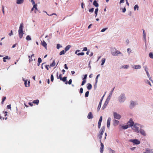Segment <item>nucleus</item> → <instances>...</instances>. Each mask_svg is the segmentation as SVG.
<instances>
[{
  "instance_id": "17",
  "label": "nucleus",
  "mask_w": 153,
  "mask_h": 153,
  "mask_svg": "<svg viewBox=\"0 0 153 153\" xmlns=\"http://www.w3.org/2000/svg\"><path fill=\"white\" fill-rule=\"evenodd\" d=\"M133 68L135 69H140L141 68V66L139 65H134Z\"/></svg>"
},
{
  "instance_id": "37",
  "label": "nucleus",
  "mask_w": 153,
  "mask_h": 153,
  "mask_svg": "<svg viewBox=\"0 0 153 153\" xmlns=\"http://www.w3.org/2000/svg\"><path fill=\"white\" fill-rule=\"evenodd\" d=\"M77 54L78 56H80V55L83 56L84 55V52H82L80 53H78Z\"/></svg>"
},
{
  "instance_id": "19",
  "label": "nucleus",
  "mask_w": 153,
  "mask_h": 153,
  "mask_svg": "<svg viewBox=\"0 0 153 153\" xmlns=\"http://www.w3.org/2000/svg\"><path fill=\"white\" fill-rule=\"evenodd\" d=\"M119 123V121L117 120H114L113 121L114 125V126L117 125Z\"/></svg>"
},
{
  "instance_id": "28",
  "label": "nucleus",
  "mask_w": 153,
  "mask_h": 153,
  "mask_svg": "<svg viewBox=\"0 0 153 153\" xmlns=\"http://www.w3.org/2000/svg\"><path fill=\"white\" fill-rule=\"evenodd\" d=\"M101 104H102V103H101V102H100L99 103V105L97 108V109L98 111H99L100 110V109L101 108Z\"/></svg>"
},
{
  "instance_id": "31",
  "label": "nucleus",
  "mask_w": 153,
  "mask_h": 153,
  "mask_svg": "<svg viewBox=\"0 0 153 153\" xmlns=\"http://www.w3.org/2000/svg\"><path fill=\"white\" fill-rule=\"evenodd\" d=\"M149 56L151 59H153V53L152 52H150L149 53Z\"/></svg>"
},
{
  "instance_id": "16",
  "label": "nucleus",
  "mask_w": 153,
  "mask_h": 153,
  "mask_svg": "<svg viewBox=\"0 0 153 153\" xmlns=\"http://www.w3.org/2000/svg\"><path fill=\"white\" fill-rule=\"evenodd\" d=\"M42 45L46 49H47V44L46 43L44 40L41 42Z\"/></svg>"
},
{
  "instance_id": "52",
  "label": "nucleus",
  "mask_w": 153,
  "mask_h": 153,
  "mask_svg": "<svg viewBox=\"0 0 153 153\" xmlns=\"http://www.w3.org/2000/svg\"><path fill=\"white\" fill-rule=\"evenodd\" d=\"M2 12L3 14H4V6H3L2 7Z\"/></svg>"
},
{
  "instance_id": "40",
  "label": "nucleus",
  "mask_w": 153,
  "mask_h": 153,
  "mask_svg": "<svg viewBox=\"0 0 153 153\" xmlns=\"http://www.w3.org/2000/svg\"><path fill=\"white\" fill-rule=\"evenodd\" d=\"M25 86L26 87H29V85H30L29 84H28L27 85V81H25Z\"/></svg>"
},
{
  "instance_id": "2",
  "label": "nucleus",
  "mask_w": 153,
  "mask_h": 153,
  "mask_svg": "<svg viewBox=\"0 0 153 153\" xmlns=\"http://www.w3.org/2000/svg\"><path fill=\"white\" fill-rule=\"evenodd\" d=\"M105 130V127L104 126H102L100 130L99 131L98 135L97 136L98 138L100 139V142L101 141V139L102 136Z\"/></svg>"
},
{
  "instance_id": "14",
  "label": "nucleus",
  "mask_w": 153,
  "mask_h": 153,
  "mask_svg": "<svg viewBox=\"0 0 153 153\" xmlns=\"http://www.w3.org/2000/svg\"><path fill=\"white\" fill-rule=\"evenodd\" d=\"M67 78V77H64L63 78H62L61 79V80L63 81V82H65V84H67L68 83V82L66 81Z\"/></svg>"
},
{
  "instance_id": "44",
  "label": "nucleus",
  "mask_w": 153,
  "mask_h": 153,
  "mask_svg": "<svg viewBox=\"0 0 153 153\" xmlns=\"http://www.w3.org/2000/svg\"><path fill=\"white\" fill-rule=\"evenodd\" d=\"M46 13L47 14V15H48V16H53V15H55L56 16H57L56 14V13H52V14H51V15H49L48 14L47 12H46Z\"/></svg>"
},
{
  "instance_id": "54",
  "label": "nucleus",
  "mask_w": 153,
  "mask_h": 153,
  "mask_svg": "<svg viewBox=\"0 0 153 153\" xmlns=\"http://www.w3.org/2000/svg\"><path fill=\"white\" fill-rule=\"evenodd\" d=\"M60 44H57V46H56V48L57 49H59V48L60 47Z\"/></svg>"
},
{
  "instance_id": "50",
  "label": "nucleus",
  "mask_w": 153,
  "mask_h": 153,
  "mask_svg": "<svg viewBox=\"0 0 153 153\" xmlns=\"http://www.w3.org/2000/svg\"><path fill=\"white\" fill-rule=\"evenodd\" d=\"M143 37L144 38H146V33H145V30L143 29Z\"/></svg>"
},
{
  "instance_id": "6",
  "label": "nucleus",
  "mask_w": 153,
  "mask_h": 153,
  "mask_svg": "<svg viewBox=\"0 0 153 153\" xmlns=\"http://www.w3.org/2000/svg\"><path fill=\"white\" fill-rule=\"evenodd\" d=\"M126 99V97L124 94H122L119 97V100L120 102H123Z\"/></svg>"
},
{
  "instance_id": "36",
  "label": "nucleus",
  "mask_w": 153,
  "mask_h": 153,
  "mask_svg": "<svg viewBox=\"0 0 153 153\" xmlns=\"http://www.w3.org/2000/svg\"><path fill=\"white\" fill-rule=\"evenodd\" d=\"M65 51L64 50H62L60 51L59 53V55H60L65 54Z\"/></svg>"
},
{
  "instance_id": "48",
  "label": "nucleus",
  "mask_w": 153,
  "mask_h": 153,
  "mask_svg": "<svg viewBox=\"0 0 153 153\" xmlns=\"http://www.w3.org/2000/svg\"><path fill=\"white\" fill-rule=\"evenodd\" d=\"M108 29V28H103L101 30V32H104L106 30H107Z\"/></svg>"
},
{
  "instance_id": "15",
  "label": "nucleus",
  "mask_w": 153,
  "mask_h": 153,
  "mask_svg": "<svg viewBox=\"0 0 153 153\" xmlns=\"http://www.w3.org/2000/svg\"><path fill=\"white\" fill-rule=\"evenodd\" d=\"M140 133L143 136H146V134L145 132L142 129H140Z\"/></svg>"
},
{
  "instance_id": "57",
  "label": "nucleus",
  "mask_w": 153,
  "mask_h": 153,
  "mask_svg": "<svg viewBox=\"0 0 153 153\" xmlns=\"http://www.w3.org/2000/svg\"><path fill=\"white\" fill-rule=\"evenodd\" d=\"M101 123H99L98 122V128L99 129L100 127V126H101Z\"/></svg>"
},
{
  "instance_id": "42",
  "label": "nucleus",
  "mask_w": 153,
  "mask_h": 153,
  "mask_svg": "<svg viewBox=\"0 0 153 153\" xmlns=\"http://www.w3.org/2000/svg\"><path fill=\"white\" fill-rule=\"evenodd\" d=\"M86 81L85 80H83L82 81V83L81 84V85H84L85 84V83H86Z\"/></svg>"
},
{
  "instance_id": "20",
  "label": "nucleus",
  "mask_w": 153,
  "mask_h": 153,
  "mask_svg": "<svg viewBox=\"0 0 153 153\" xmlns=\"http://www.w3.org/2000/svg\"><path fill=\"white\" fill-rule=\"evenodd\" d=\"M71 46L70 45H67L65 48V52H66L67 51H68L71 48Z\"/></svg>"
},
{
  "instance_id": "22",
  "label": "nucleus",
  "mask_w": 153,
  "mask_h": 153,
  "mask_svg": "<svg viewBox=\"0 0 153 153\" xmlns=\"http://www.w3.org/2000/svg\"><path fill=\"white\" fill-rule=\"evenodd\" d=\"M24 0H17L16 3L18 4H21L23 3Z\"/></svg>"
},
{
  "instance_id": "33",
  "label": "nucleus",
  "mask_w": 153,
  "mask_h": 153,
  "mask_svg": "<svg viewBox=\"0 0 153 153\" xmlns=\"http://www.w3.org/2000/svg\"><path fill=\"white\" fill-rule=\"evenodd\" d=\"M114 87L113 89H112V90L110 91V93L109 94V95L108 96V97H111V95H112V93L113 92V91L114 90Z\"/></svg>"
},
{
  "instance_id": "5",
  "label": "nucleus",
  "mask_w": 153,
  "mask_h": 153,
  "mask_svg": "<svg viewBox=\"0 0 153 153\" xmlns=\"http://www.w3.org/2000/svg\"><path fill=\"white\" fill-rule=\"evenodd\" d=\"M139 125L137 123H135L134 125V127L133 129L134 131L137 133L139 132V127L137 126H139Z\"/></svg>"
},
{
  "instance_id": "41",
  "label": "nucleus",
  "mask_w": 153,
  "mask_h": 153,
  "mask_svg": "<svg viewBox=\"0 0 153 153\" xmlns=\"http://www.w3.org/2000/svg\"><path fill=\"white\" fill-rule=\"evenodd\" d=\"M94 10V8H92L90 9L89 10V11L91 13H93Z\"/></svg>"
},
{
  "instance_id": "1",
  "label": "nucleus",
  "mask_w": 153,
  "mask_h": 153,
  "mask_svg": "<svg viewBox=\"0 0 153 153\" xmlns=\"http://www.w3.org/2000/svg\"><path fill=\"white\" fill-rule=\"evenodd\" d=\"M23 24L22 23L20 25L19 29L18 30L19 36L20 39H21L23 35L24 34V33L23 31Z\"/></svg>"
},
{
  "instance_id": "43",
  "label": "nucleus",
  "mask_w": 153,
  "mask_h": 153,
  "mask_svg": "<svg viewBox=\"0 0 153 153\" xmlns=\"http://www.w3.org/2000/svg\"><path fill=\"white\" fill-rule=\"evenodd\" d=\"M102 117L101 116L100 117L98 122L101 123L102 121Z\"/></svg>"
},
{
  "instance_id": "3",
  "label": "nucleus",
  "mask_w": 153,
  "mask_h": 153,
  "mask_svg": "<svg viewBox=\"0 0 153 153\" xmlns=\"http://www.w3.org/2000/svg\"><path fill=\"white\" fill-rule=\"evenodd\" d=\"M113 115L114 118L117 120H120L121 117L120 115L115 112H113Z\"/></svg>"
},
{
  "instance_id": "55",
  "label": "nucleus",
  "mask_w": 153,
  "mask_h": 153,
  "mask_svg": "<svg viewBox=\"0 0 153 153\" xmlns=\"http://www.w3.org/2000/svg\"><path fill=\"white\" fill-rule=\"evenodd\" d=\"M88 49H87V47H84L83 48V49L82 50L83 51H87Z\"/></svg>"
},
{
  "instance_id": "63",
  "label": "nucleus",
  "mask_w": 153,
  "mask_h": 153,
  "mask_svg": "<svg viewBox=\"0 0 153 153\" xmlns=\"http://www.w3.org/2000/svg\"><path fill=\"white\" fill-rule=\"evenodd\" d=\"M144 68H145V70L146 71H146H148V68H147V66H145L144 67Z\"/></svg>"
},
{
  "instance_id": "60",
  "label": "nucleus",
  "mask_w": 153,
  "mask_h": 153,
  "mask_svg": "<svg viewBox=\"0 0 153 153\" xmlns=\"http://www.w3.org/2000/svg\"><path fill=\"white\" fill-rule=\"evenodd\" d=\"M109 97H108L107 98V99L106 100V101H105L108 102L110 100V98H109Z\"/></svg>"
},
{
  "instance_id": "61",
  "label": "nucleus",
  "mask_w": 153,
  "mask_h": 153,
  "mask_svg": "<svg viewBox=\"0 0 153 153\" xmlns=\"http://www.w3.org/2000/svg\"><path fill=\"white\" fill-rule=\"evenodd\" d=\"M97 81H98L97 79H96V82H95V85H94V87H95L96 86V85H97Z\"/></svg>"
},
{
  "instance_id": "7",
  "label": "nucleus",
  "mask_w": 153,
  "mask_h": 153,
  "mask_svg": "<svg viewBox=\"0 0 153 153\" xmlns=\"http://www.w3.org/2000/svg\"><path fill=\"white\" fill-rule=\"evenodd\" d=\"M134 122L133 121L131 118L130 119L129 121L127 123L129 127L133 126L134 125Z\"/></svg>"
},
{
  "instance_id": "26",
  "label": "nucleus",
  "mask_w": 153,
  "mask_h": 153,
  "mask_svg": "<svg viewBox=\"0 0 153 153\" xmlns=\"http://www.w3.org/2000/svg\"><path fill=\"white\" fill-rule=\"evenodd\" d=\"M92 87L90 83H88V85L87 86V88L88 90H90L91 89Z\"/></svg>"
},
{
  "instance_id": "30",
  "label": "nucleus",
  "mask_w": 153,
  "mask_h": 153,
  "mask_svg": "<svg viewBox=\"0 0 153 153\" xmlns=\"http://www.w3.org/2000/svg\"><path fill=\"white\" fill-rule=\"evenodd\" d=\"M98 8H97L95 10V12H94V13H95V17H96L97 15V13H98Z\"/></svg>"
},
{
  "instance_id": "32",
  "label": "nucleus",
  "mask_w": 153,
  "mask_h": 153,
  "mask_svg": "<svg viewBox=\"0 0 153 153\" xmlns=\"http://www.w3.org/2000/svg\"><path fill=\"white\" fill-rule=\"evenodd\" d=\"M139 8V7L138 5L136 4L134 7V10H135L137 9V10H138Z\"/></svg>"
},
{
  "instance_id": "8",
  "label": "nucleus",
  "mask_w": 153,
  "mask_h": 153,
  "mask_svg": "<svg viewBox=\"0 0 153 153\" xmlns=\"http://www.w3.org/2000/svg\"><path fill=\"white\" fill-rule=\"evenodd\" d=\"M37 4H34L33 6V7L31 9V12L33 11V10H34V9H35V11H34L35 12V13H36V11L37 10H38V9L37 8Z\"/></svg>"
},
{
  "instance_id": "10",
  "label": "nucleus",
  "mask_w": 153,
  "mask_h": 153,
  "mask_svg": "<svg viewBox=\"0 0 153 153\" xmlns=\"http://www.w3.org/2000/svg\"><path fill=\"white\" fill-rule=\"evenodd\" d=\"M100 145L101 147L100 148V152L101 153H102L103 151V148H104V145L101 142H100Z\"/></svg>"
},
{
  "instance_id": "9",
  "label": "nucleus",
  "mask_w": 153,
  "mask_h": 153,
  "mask_svg": "<svg viewBox=\"0 0 153 153\" xmlns=\"http://www.w3.org/2000/svg\"><path fill=\"white\" fill-rule=\"evenodd\" d=\"M119 54H122L121 53L118 51H116L115 52H112L111 54L113 56H117Z\"/></svg>"
},
{
  "instance_id": "21",
  "label": "nucleus",
  "mask_w": 153,
  "mask_h": 153,
  "mask_svg": "<svg viewBox=\"0 0 153 153\" xmlns=\"http://www.w3.org/2000/svg\"><path fill=\"white\" fill-rule=\"evenodd\" d=\"M108 103V102L105 101L103 107L102 108V109H104L105 108Z\"/></svg>"
},
{
  "instance_id": "59",
  "label": "nucleus",
  "mask_w": 153,
  "mask_h": 153,
  "mask_svg": "<svg viewBox=\"0 0 153 153\" xmlns=\"http://www.w3.org/2000/svg\"><path fill=\"white\" fill-rule=\"evenodd\" d=\"M146 73L147 74V76H148V77H149L150 76V75L148 72V71H146Z\"/></svg>"
},
{
  "instance_id": "35",
  "label": "nucleus",
  "mask_w": 153,
  "mask_h": 153,
  "mask_svg": "<svg viewBox=\"0 0 153 153\" xmlns=\"http://www.w3.org/2000/svg\"><path fill=\"white\" fill-rule=\"evenodd\" d=\"M26 39L27 40H30L31 39V38L28 35L26 36Z\"/></svg>"
},
{
  "instance_id": "23",
  "label": "nucleus",
  "mask_w": 153,
  "mask_h": 153,
  "mask_svg": "<svg viewBox=\"0 0 153 153\" xmlns=\"http://www.w3.org/2000/svg\"><path fill=\"white\" fill-rule=\"evenodd\" d=\"M93 4L94 6H95L96 7H97L99 6V4L97 3V1L95 0H94L93 2Z\"/></svg>"
},
{
  "instance_id": "45",
  "label": "nucleus",
  "mask_w": 153,
  "mask_h": 153,
  "mask_svg": "<svg viewBox=\"0 0 153 153\" xmlns=\"http://www.w3.org/2000/svg\"><path fill=\"white\" fill-rule=\"evenodd\" d=\"M83 89L82 88H81L80 89L79 93L80 94H82L83 93Z\"/></svg>"
},
{
  "instance_id": "47",
  "label": "nucleus",
  "mask_w": 153,
  "mask_h": 153,
  "mask_svg": "<svg viewBox=\"0 0 153 153\" xmlns=\"http://www.w3.org/2000/svg\"><path fill=\"white\" fill-rule=\"evenodd\" d=\"M42 62V59L40 58H39L38 59V63H41Z\"/></svg>"
},
{
  "instance_id": "13",
  "label": "nucleus",
  "mask_w": 153,
  "mask_h": 153,
  "mask_svg": "<svg viewBox=\"0 0 153 153\" xmlns=\"http://www.w3.org/2000/svg\"><path fill=\"white\" fill-rule=\"evenodd\" d=\"M34 56V54H33L32 55H31V56H28V58H29V62H30L31 61H33V60L34 59H34H33L32 57Z\"/></svg>"
},
{
  "instance_id": "62",
  "label": "nucleus",
  "mask_w": 153,
  "mask_h": 153,
  "mask_svg": "<svg viewBox=\"0 0 153 153\" xmlns=\"http://www.w3.org/2000/svg\"><path fill=\"white\" fill-rule=\"evenodd\" d=\"M122 11H123V13H124L126 12V9L125 7H124V8H123V9H122Z\"/></svg>"
},
{
  "instance_id": "53",
  "label": "nucleus",
  "mask_w": 153,
  "mask_h": 153,
  "mask_svg": "<svg viewBox=\"0 0 153 153\" xmlns=\"http://www.w3.org/2000/svg\"><path fill=\"white\" fill-rule=\"evenodd\" d=\"M109 151L110 152H111V153H114L115 152V151L114 150H113L110 148V149Z\"/></svg>"
},
{
  "instance_id": "24",
  "label": "nucleus",
  "mask_w": 153,
  "mask_h": 153,
  "mask_svg": "<svg viewBox=\"0 0 153 153\" xmlns=\"http://www.w3.org/2000/svg\"><path fill=\"white\" fill-rule=\"evenodd\" d=\"M129 126H128V124H127L126 125L124 126H122V128L123 129H126L128 128V127H129Z\"/></svg>"
},
{
  "instance_id": "25",
  "label": "nucleus",
  "mask_w": 153,
  "mask_h": 153,
  "mask_svg": "<svg viewBox=\"0 0 153 153\" xmlns=\"http://www.w3.org/2000/svg\"><path fill=\"white\" fill-rule=\"evenodd\" d=\"M10 59V57H9L8 56H6L3 58V61L4 62H6V61L5 60L6 59Z\"/></svg>"
},
{
  "instance_id": "11",
  "label": "nucleus",
  "mask_w": 153,
  "mask_h": 153,
  "mask_svg": "<svg viewBox=\"0 0 153 153\" xmlns=\"http://www.w3.org/2000/svg\"><path fill=\"white\" fill-rule=\"evenodd\" d=\"M87 118L88 119H92L93 118L92 113L91 112L89 113L88 115L87 116Z\"/></svg>"
},
{
  "instance_id": "56",
  "label": "nucleus",
  "mask_w": 153,
  "mask_h": 153,
  "mask_svg": "<svg viewBox=\"0 0 153 153\" xmlns=\"http://www.w3.org/2000/svg\"><path fill=\"white\" fill-rule=\"evenodd\" d=\"M71 83H72V79H70L69 80L68 82V83L70 85L71 84Z\"/></svg>"
},
{
  "instance_id": "34",
  "label": "nucleus",
  "mask_w": 153,
  "mask_h": 153,
  "mask_svg": "<svg viewBox=\"0 0 153 153\" xmlns=\"http://www.w3.org/2000/svg\"><path fill=\"white\" fill-rule=\"evenodd\" d=\"M55 64L56 63L55 62L54 60L52 63L50 64V66L51 67H53L55 65Z\"/></svg>"
},
{
  "instance_id": "12",
  "label": "nucleus",
  "mask_w": 153,
  "mask_h": 153,
  "mask_svg": "<svg viewBox=\"0 0 153 153\" xmlns=\"http://www.w3.org/2000/svg\"><path fill=\"white\" fill-rule=\"evenodd\" d=\"M111 121V118L110 117H109L108 118V119L107 120V127L108 128L110 125V122Z\"/></svg>"
},
{
  "instance_id": "51",
  "label": "nucleus",
  "mask_w": 153,
  "mask_h": 153,
  "mask_svg": "<svg viewBox=\"0 0 153 153\" xmlns=\"http://www.w3.org/2000/svg\"><path fill=\"white\" fill-rule=\"evenodd\" d=\"M87 74H85L83 78L82 79L83 80L86 79L87 78Z\"/></svg>"
},
{
  "instance_id": "64",
  "label": "nucleus",
  "mask_w": 153,
  "mask_h": 153,
  "mask_svg": "<svg viewBox=\"0 0 153 153\" xmlns=\"http://www.w3.org/2000/svg\"><path fill=\"white\" fill-rule=\"evenodd\" d=\"M64 66H65V68L66 69H68V67H67V65L66 64H65L64 65Z\"/></svg>"
},
{
  "instance_id": "27",
  "label": "nucleus",
  "mask_w": 153,
  "mask_h": 153,
  "mask_svg": "<svg viewBox=\"0 0 153 153\" xmlns=\"http://www.w3.org/2000/svg\"><path fill=\"white\" fill-rule=\"evenodd\" d=\"M39 100H33V103L34 104H36L37 105H38L39 103Z\"/></svg>"
},
{
  "instance_id": "38",
  "label": "nucleus",
  "mask_w": 153,
  "mask_h": 153,
  "mask_svg": "<svg viewBox=\"0 0 153 153\" xmlns=\"http://www.w3.org/2000/svg\"><path fill=\"white\" fill-rule=\"evenodd\" d=\"M89 93V92L88 91H87L85 93V97H88Z\"/></svg>"
},
{
  "instance_id": "46",
  "label": "nucleus",
  "mask_w": 153,
  "mask_h": 153,
  "mask_svg": "<svg viewBox=\"0 0 153 153\" xmlns=\"http://www.w3.org/2000/svg\"><path fill=\"white\" fill-rule=\"evenodd\" d=\"M51 81L53 82V79H54V77H53V76L52 74H51Z\"/></svg>"
},
{
  "instance_id": "58",
  "label": "nucleus",
  "mask_w": 153,
  "mask_h": 153,
  "mask_svg": "<svg viewBox=\"0 0 153 153\" xmlns=\"http://www.w3.org/2000/svg\"><path fill=\"white\" fill-rule=\"evenodd\" d=\"M9 35L10 36H11V35H13V31L12 30H11L10 33H9Z\"/></svg>"
},
{
  "instance_id": "39",
  "label": "nucleus",
  "mask_w": 153,
  "mask_h": 153,
  "mask_svg": "<svg viewBox=\"0 0 153 153\" xmlns=\"http://www.w3.org/2000/svg\"><path fill=\"white\" fill-rule=\"evenodd\" d=\"M6 99V97H3L2 98V100L1 101L2 103L3 104V103L4 101V100H5Z\"/></svg>"
},
{
  "instance_id": "49",
  "label": "nucleus",
  "mask_w": 153,
  "mask_h": 153,
  "mask_svg": "<svg viewBox=\"0 0 153 153\" xmlns=\"http://www.w3.org/2000/svg\"><path fill=\"white\" fill-rule=\"evenodd\" d=\"M123 67L127 69L129 67V66L128 65H125L123 66Z\"/></svg>"
},
{
  "instance_id": "4",
  "label": "nucleus",
  "mask_w": 153,
  "mask_h": 153,
  "mask_svg": "<svg viewBox=\"0 0 153 153\" xmlns=\"http://www.w3.org/2000/svg\"><path fill=\"white\" fill-rule=\"evenodd\" d=\"M129 141L132 142L137 145L139 144L140 143V141L137 139H130L129 140Z\"/></svg>"
},
{
  "instance_id": "18",
  "label": "nucleus",
  "mask_w": 153,
  "mask_h": 153,
  "mask_svg": "<svg viewBox=\"0 0 153 153\" xmlns=\"http://www.w3.org/2000/svg\"><path fill=\"white\" fill-rule=\"evenodd\" d=\"M135 105V104L134 102L133 101H131V104L130 105V108H132L134 107V106Z\"/></svg>"
},
{
  "instance_id": "29",
  "label": "nucleus",
  "mask_w": 153,
  "mask_h": 153,
  "mask_svg": "<svg viewBox=\"0 0 153 153\" xmlns=\"http://www.w3.org/2000/svg\"><path fill=\"white\" fill-rule=\"evenodd\" d=\"M105 58H102L101 60L102 63H101V65H103L104 64V63L105 62Z\"/></svg>"
}]
</instances>
